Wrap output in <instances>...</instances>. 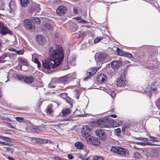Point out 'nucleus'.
<instances>
[{
    "instance_id": "44",
    "label": "nucleus",
    "mask_w": 160,
    "mask_h": 160,
    "mask_svg": "<svg viewBox=\"0 0 160 160\" xmlns=\"http://www.w3.org/2000/svg\"><path fill=\"white\" fill-rule=\"evenodd\" d=\"M73 11L74 13L76 14L78 13V10L77 8L75 7L73 8Z\"/></svg>"
},
{
    "instance_id": "12",
    "label": "nucleus",
    "mask_w": 160,
    "mask_h": 160,
    "mask_svg": "<svg viewBox=\"0 0 160 160\" xmlns=\"http://www.w3.org/2000/svg\"><path fill=\"white\" fill-rule=\"evenodd\" d=\"M9 6L10 9H8V10L9 13L11 14H13L17 8L15 2L11 1L9 4Z\"/></svg>"
},
{
    "instance_id": "3",
    "label": "nucleus",
    "mask_w": 160,
    "mask_h": 160,
    "mask_svg": "<svg viewBox=\"0 0 160 160\" xmlns=\"http://www.w3.org/2000/svg\"><path fill=\"white\" fill-rule=\"evenodd\" d=\"M54 62L52 59L48 58L42 62V66L44 69L49 70L51 68H54L59 65Z\"/></svg>"
},
{
    "instance_id": "31",
    "label": "nucleus",
    "mask_w": 160,
    "mask_h": 160,
    "mask_svg": "<svg viewBox=\"0 0 160 160\" xmlns=\"http://www.w3.org/2000/svg\"><path fill=\"white\" fill-rule=\"evenodd\" d=\"M78 28L77 25L75 24L72 25L70 27V29L72 32H74L78 30Z\"/></svg>"
},
{
    "instance_id": "15",
    "label": "nucleus",
    "mask_w": 160,
    "mask_h": 160,
    "mask_svg": "<svg viewBox=\"0 0 160 160\" xmlns=\"http://www.w3.org/2000/svg\"><path fill=\"white\" fill-rule=\"evenodd\" d=\"M10 61L8 53L5 52L0 57V63H4L6 61Z\"/></svg>"
},
{
    "instance_id": "55",
    "label": "nucleus",
    "mask_w": 160,
    "mask_h": 160,
    "mask_svg": "<svg viewBox=\"0 0 160 160\" xmlns=\"http://www.w3.org/2000/svg\"><path fill=\"white\" fill-rule=\"evenodd\" d=\"M55 160H63L61 158L58 157H56L54 158Z\"/></svg>"
},
{
    "instance_id": "8",
    "label": "nucleus",
    "mask_w": 160,
    "mask_h": 160,
    "mask_svg": "<svg viewBox=\"0 0 160 160\" xmlns=\"http://www.w3.org/2000/svg\"><path fill=\"white\" fill-rule=\"evenodd\" d=\"M87 140L93 145L95 146H99L100 144V141L97 138L92 136H89L87 138Z\"/></svg>"
},
{
    "instance_id": "45",
    "label": "nucleus",
    "mask_w": 160,
    "mask_h": 160,
    "mask_svg": "<svg viewBox=\"0 0 160 160\" xmlns=\"http://www.w3.org/2000/svg\"><path fill=\"white\" fill-rule=\"evenodd\" d=\"M110 95L112 98H115V92L114 91H111Z\"/></svg>"
},
{
    "instance_id": "1",
    "label": "nucleus",
    "mask_w": 160,
    "mask_h": 160,
    "mask_svg": "<svg viewBox=\"0 0 160 160\" xmlns=\"http://www.w3.org/2000/svg\"><path fill=\"white\" fill-rule=\"evenodd\" d=\"M49 55L57 64L60 65L63 59V51L60 45L55 44L51 47Z\"/></svg>"
},
{
    "instance_id": "56",
    "label": "nucleus",
    "mask_w": 160,
    "mask_h": 160,
    "mask_svg": "<svg viewBox=\"0 0 160 160\" xmlns=\"http://www.w3.org/2000/svg\"><path fill=\"white\" fill-rule=\"evenodd\" d=\"M146 143V145H150L151 146L156 145V144H152L151 143V142H147V143Z\"/></svg>"
},
{
    "instance_id": "42",
    "label": "nucleus",
    "mask_w": 160,
    "mask_h": 160,
    "mask_svg": "<svg viewBox=\"0 0 160 160\" xmlns=\"http://www.w3.org/2000/svg\"><path fill=\"white\" fill-rule=\"evenodd\" d=\"M60 96L62 98L65 99L67 98V95L66 93H62L60 94Z\"/></svg>"
},
{
    "instance_id": "27",
    "label": "nucleus",
    "mask_w": 160,
    "mask_h": 160,
    "mask_svg": "<svg viewBox=\"0 0 160 160\" xmlns=\"http://www.w3.org/2000/svg\"><path fill=\"white\" fill-rule=\"evenodd\" d=\"M71 111L69 108L63 109L62 111V114L63 117H66L71 113Z\"/></svg>"
},
{
    "instance_id": "6",
    "label": "nucleus",
    "mask_w": 160,
    "mask_h": 160,
    "mask_svg": "<svg viewBox=\"0 0 160 160\" xmlns=\"http://www.w3.org/2000/svg\"><path fill=\"white\" fill-rule=\"evenodd\" d=\"M126 84V81L125 79V77L124 74H122L118 78L116 82L117 85L119 87H123Z\"/></svg>"
},
{
    "instance_id": "59",
    "label": "nucleus",
    "mask_w": 160,
    "mask_h": 160,
    "mask_svg": "<svg viewBox=\"0 0 160 160\" xmlns=\"http://www.w3.org/2000/svg\"><path fill=\"white\" fill-rule=\"evenodd\" d=\"M67 98L68 99H65V101L68 103H69V104H70V101L69 100V99H69L68 98Z\"/></svg>"
},
{
    "instance_id": "28",
    "label": "nucleus",
    "mask_w": 160,
    "mask_h": 160,
    "mask_svg": "<svg viewBox=\"0 0 160 160\" xmlns=\"http://www.w3.org/2000/svg\"><path fill=\"white\" fill-rule=\"evenodd\" d=\"M21 6L23 7H27L29 3L28 0H20Z\"/></svg>"
},
{
    "instance_id": "58",
    "label": "nucleus",
    "mask_w": 160,
    "mask_h": 160,
    "mask_svg": "<svg viewBox=\"0 0 160 160\" xmlns=\"http://www.w3.org/2000/svg\"><path fill=\"white\" fill-rule=\"evenodd\" d=\"M6 138H4V139H3V140H5L6 141H10V140H11L10 138H9L8 137H6Z\"/></svg>"
},
{
    "instance_id": "51",
    "label": "nucleus",
    "mask_w": 160,
    "mask_h": 160,
    "mask_svg": "<svg viewBox=\"0 0 160 160\" xmlns=\"http://www.w3.org/2000/svg\"><path fill=\"white\" fill-rule=\"evenodd\" d=\"M8 50L11 51H13L14 52H16V50L13 48H9Z\"/></svg>"
},
{
    "instance_id": "48",
    "label": "nucleus",
    "mask_w": 160,
    "mask_h": 160,
    "mask_svg": "<svg viewBox=\"0 0 160 160\" xmlns=\"http://www.w3.org/2000/svg\"><path fill=\"white\" fill-rule=\"evenodd\" d=\"M137 144L140 145L142 146H144L146 145V143L144 142H136Z\"/></svg>"
},
{
    "instance_id": "40",
    "label": "nucleus",
    "mask_w": 160,
    "mask_h": 160,
    "mask_svg": "<svg viewBox=\"0 0 160 160\" xmlns=\"http://www.w3.org/2000/svg\"><path fill=\"white\" fill-rule=\"evenodd\" d=\"M24 51L22 50H21L18 51L16 50V53L19 55H22L24 53Z\"/></svg>"
},
{
    "instance_id": "4",
    "label": "nucleus",
    "mask_w": 160,
    "mask_h": 160,
    "mask_svg": "<svg viewBox=\"0 0 160 160\" xmlns=\"http://www.w3.org/2000/svg\"><path fill=\"white\" fill-rule=\"evenodd\" d=\"M110 151L122 156L127 157L128 155V151L126 149L120 147H112L111 148Z\"/></svg>"
},
{
    "instance_id": "29",
    "label": "nucleus",
    "mask_w": 160,
    "mask_h": 160,
    "mask_svg": "<svg viewBox=\"0 0 160 160\" xmlns=\"http://www.w3.org/2000/svg\"><path fill=\"white\" fill-rule=\"evenodd\" d=\"M75 147L78 149H81L83 147V145L80 142H76L75 144Z\"/></svg>"
},
{
    "instance_id": "46",
    "label": "nucleus",
    "mask_w": 160,
    "mask_h": 160,
    "mask_svg": "<svg viewBox=\"0 0 160 160\" xmlns=\"http://www.w3.org/2000/svg\"><path fill=\"white\" fill-rule=\"evenodd\" d=\"M130 128V125L129 124H125L124 127V128L128 130V129H129Z\"/></svg>"
},
{
    "instance_id": "36",
    "label": "nucleus",
    "mask_w": 160,
    "mask_h": 160,
    "mask_svg": "<svg viewBox=\"0 0 160 160\" xmlns=\"http://www.w3.org/2000/svg\"><path fill=\"white\" fill-rule=\"evenodd\" d=\"M133 157L135 158L139 159L142 157L141 155L138 152L134 153L133 155Z\"/></svg>"
},
{
    "instance_id": "60",
    "label": "nucleus",
    "mask_w": 160,
    "mask_h": 160,
    "mask_svg": "<svg viewBox=\"0 0 160 160\" xmlns=\"http://www.w3.org/2000/svg\"><path fill=\"white\" fill-rule=\"evenodd\" d=\"M135 138L136 139L138 140H143V138H142L135 137Z\"/></svg>"
},
{
    "instance_id": "14",
    "label": "nucleus",
    "mask_w": 160,
    "mask_h": 160,
    "mask_svg": "<svg viewBox=\"0 0 160 160\" xmlns=\"http://www.w3.org/2000/svg\"><path fill=\"white\" fill-rule=\"evenodd\" d=\"M96 56L97 57L98 60L100 62L106 61L107 57V55L105 53H98Z\"/></svg>"
},
{
    "instance_id": "43",
    "label": "nucleus",
    "mask_w": 160,
    "mask_h": 160,
    "mask_svg": "<svg viewBox=\"0 0 160 160\" xmlns=\"http://www.w3.org/2000/svg\"><path fill=\"white\" fill-rule=\"evenodd\" d=\"M16 119L17 121L19 122H22L24 119L23 118L19 117H16Z\"/></svg>"
},
{
    "instance_id": "11",
    "label": "nucleus",
    "mask_w": 160,
    "mask_h": 160,
    "mask_svg": "<svg viewBox=\"0 0 160 160\" xmlns=\"http://www.w3.org/2000/svg\"><path fill=\"white\" fill-rule=\"evenodd\" d=\"M89 71H87L86 72L85 78L84 79L85 81L88 80V79L90 78V77L94 75L97 72V71L96 68H91V70H89Z\"/></svg>"
},
{
    "instance_id": "10",
    "label": "nucleus",
    "mask_w": 160,
    "mask_h": 160,
    "mask_svg": "<svg viewBox=\"0 0 160 160\" xmlns=\"http://www.w3.org/2000/svg\"><path fill=\"white\" fill-rule=\"evenodd\" d=\"M24 25L26 29L30 31L32 30L34 27V24L28 19L24 20Z\"/></svg>"
},
{
    "instance_id": "5",
    "label": "nucleus",
    "mask_w": 160,
    "mask_h": 160,
    "mask_svg": "<svg viewBox=\"0 0 160 160\" xmlns=\"http://www.w3.org/2000/svg\"><path fill=\"white\" fill-rule=\"evenodd\" d=\"M0 33L3 35H6L7 34H12L11 32L1 22H0Z\"/></svg>"
},
{
    "instance_id": "50",
    "label": "nucleus",
    "mask_w": 160,
    "mask_h": 160,
    "mask_svg": "<svg viewBox=\"0 0 160 160\" xmlns=\"http://www.w3.org/2000/svg\"><path fill=\"white\" fill-rule=\"evenodd\" d=\"M68 157L70 159H72L74 157L71 154H69L68 155Z\"/></svg>"
},
{
    "instance_id": "17",
    "label": "nucleus",
    "mask_w": 160,
    "mask_h": 160,
    "mask_svg": "<svg viewBox=\"0 0 160 160\" xmlns=\"http://www.w3.org/2000/svg\"><path fill=\"white\" fill-rule=\"evenodd\" d=\"M122 64V62L120 60L113 61L111 62V66L116 70Z\"/></svg>"
},
{
    "instance_id": "34",
    "label": "nucleus",
    "mask_w": 160,
    "mask_h": 160,
    "mask_svg": "<svg viewBox=\"0 0 160 160\" xmlns=\"http://www.w3.org/2000/svg\"><path fill=\"white\" fill-rule=\"evenodd\" d=\"M149 138L151 139V141H153L155 142H160V139L157 138L152 137L151 136H149Z\"/></svg>"
},
{
    "instance_id": "52",
    "label": "nucleus",
    "mask_w": 160,
    "mask_h": 160,
    "mask_svg": "<svg viewBox=\"0 0 160 160\" xmlns=\"http://www.w3.org/2000/svg\"><path fill=\"white\" fill-rule=\"evenodd\" d=\"M8 126L9 127H10V128H14V127L11 123H8Z\"/></svg>"
},
{
    "instance_id": "7",
    "label": "nucleus",
    "mask_w": 160,
    "mask_h": 160,
    "mask_svg": "<svg viewBox=\"0 0 160 160\" xmlns=\"http://www.w3.org/2000/svg\"><path fill=\"white\" fill-rule=\"evenodd\" d=\"M95 133L96 135L101 140H105L106 139V135L103 130L101 129L96 130Z\"/></svg>"
},
{
    "instance_id": "57",
    "label": "nucleus",
    "mask_w": 160,
    "mask_h": 160,
    "mask_svg": "<svg viewBox=\"0 0 160 160\" xmlns=\"http://www.w3.org/2000/svg\"><path fill=\"white\" fill-rule=\"evenodd\" d=\"M48 87L49 88H54L55 87L54 86L52 85L51 83H50L48 85Z\"/></svg>"
},
{
    "instance_id": "25",
    "label": "nucleus",
    "mask_w": 160,
    "mask_h": 160,
    "mask_svg": "<svg viewBox=\"0 0 160 160\" xmlns=\"http://www.w3.org/2000/svg\"><path fill=\"white\" fill-rule=\"evenodd\" d=\"M34 7L33 8H31V12L36 11L38 12H39L41 10L40 8V5L38 4H34L33 5Z\"/></svg>"
},
{
    "instance_id": "41",
    "label": "nucleus",
    "mask_w": 160,
    "mask_h": 160,
    "mask_svg": "<svg viewBox=\"0 0 160 160\" xmlns=\"http://www.w3.org/2000/svg\"><path fill=\"white\" fill-rule=\"evenodd\" d=\"M77 20L79 22H86V21L84 20L81 18H80L77 17Z\"/></svg>"
},
{
    "instance_id": "54",
    "label": "nucleus",
    "mask_w": 160,
    "mask_h": 160,
    "mask_svg": "<svg viewBox=\"0 0 160 160\" xmlns=\"http://www.w3.org/2000/svg\"><path fill=\"white\" fill-rule=\"evenodd\" d=\"M126 131H127V130L123 128H122V133L124 134H126Z\"/></svg>"
},
{
    "instance_id": "63",
    "label": "nucleus",
    "mask_w": 160,
    "mask_h": 160,
    "mask_svg": "<svg viewBox=\"0 0 160 160\" xmlns=\"http://www.w3.org/2000/svg\"><path fill=\"white\" fill-rule=\"evenodd\" d=\"M126 135L128 136L130 135V133L129 131H128V130H127Z\"/></svg>"
},
{
    "instance_id": "18",
    "label": "nucleus",
    "mask_w": 160,
    "mask_h": 160,
    "mask_svg": "<svg viewBox=\"0 0 160 160\" xmlns=\"http://www.w3.org/2000/svg\"><path fill=\"white\" fill-rule=\"evenodd\" d=\"M90 129L87 126L84 127L82 130V135L84 137L88 138L90 134Z\"/></svg>"
},
{
    "instance_id": "49",
    "label": "nucleus",
    "mask_w": 160,
    "mask_h": 160,
    "mask_svg": "<svg viewBox=\"0 0 160 160\" xmlns=\"http://www.w3.org/2000/svg\"><path fill=\"white\" fill-rule=\"evenodd\" d=\"M74 92L76 94H80L81 93V91L79 89H76Z\"/></svg>"
},
{
    "instance_id": "21",
    "label": "nucleus",
    "mask_w": 160,
    "mask_h": 160,
    "mask_svg": "<svg viewBox=\"0 0 160 160\" xmlns=\"http://www.w3.org/2000/svg\"><path fill=\"white\" fill-rule=\"evenodd\" d=\"M106 70L107 73L111 76L115 74V71L116 70L112 66L107 67Z\"/></svg>"
},
{
    "instance_id": "30",
    "label": "nucleus",
    "mask_w": 160,
    "mask_h": 160,
    "mask_svg": "<svg viewBox=\"0 0 160 160\" xmlns=\"http://www.w3.org/2000/svg\"><path fill=\"white\" fill-rule=\"evenodd\" d=\"M52 108V105H50L48 106L46 108V111L48 113L50 114L53 112Z\"/></svg>"
},
{
    "instance_id": "61",
    "label": "nucleus",
    "mask_w": 160,
    "mask_h": 160,
    "mask_svg": "<svg viewBox=\"0 0 160 160\" xmlns=\"http://www.w3.org/2000/svg\"><path fill=\"white\" fill-rule=\"evenodd\" d=\"M84 34V33H82L80 34L79 35V38H83V35Z\"/></svg>"
},
{
    "instance_id": "64",
    "label": "nucleus",
    "mask_w": 160,
    "mask_h": 160,
    "mask_svg": "<svg viewBox=\"0 0 160 160\" xmlns=\"http://www.w3.org/2000/svg\"><path fill=\"white\" fill-rule=\"evenodd\" d=\"M7 158L9 160H15L14 158H11L10 157H8Z\"/></svg>"
},
{
    "instance_id": "33",
    "label": "nucleus",
    "mask_w": 160,
    "mask_h": 160,
    "mask_svg": "<svg viewBox=\"0 0 160 160\" xmlns=\"http://www.w3.org/2000/svg\"><path fill=\"white\" fill-rule=\"evenodd\" d=\"M148 89H149L148 90H147L148 92V91L149 94V95L151 96L152 94V92H154L156 91L157 90L156 88H153L152 87H151L150 88H148Z\"/></svg>"
},
{
    "instance_id": "22",
    "label": "nucleus",
    "mask_w": 160,
    "mask_h": 160,
    "mask_svg": "<svg viewBox=\"0 0 160 160\" xmlns=\"http://www.w3.org/2000/svg\"><path fill=\"white\" fill-rule=\"evenodd\" d=\"M34 78L32 76H26L23 78V80L26 83H30L34 81Z\"/></svg>"
},
{
    "instance_id": "26",
    "label": "nucleus",
    "mask_w": 160,
    "mask_h": 160,
    "mask_svg": "<svg viewBox=\"0 0 160 160\" xmlns=\"http://www.w3.org/2000/svg\"><path fill=\"white\" fill-rule=\"evenodd\" d=\"M32 60L34 63L37 64L38 68L41 67V63L38 61V58L36 57L35 55H32Z\"/></svg>"
},
{
    "instance_id": "24",
    "label": "nucleus",
    "mask_w": 160,
    "mask_h": 160,
    "mask_svg": "<svg viewBox=\"0 0 160 160\" xmlns=\"http://www.w3.org/2000/svg\"><path fill=\"white\" fill-rule=\"evenodd\" d=\"M18 59L19 63L20 64H22V65L26 66H28L29 63L27 59L20 57Z\"/></svg>"
},
{
    "instance_id": "19",
    "label": "nucleus",
    "mask_w": 160,
    "mask_h": 160,
    "mask_svg": "<svg viewBox=\"0 0 160 160\" xmlns=\"http://www.w3.org/2000/svg\"><path fill=\"white\" fill-rule=\"evenodd\" d=\"M107 78L106 75L103 74H100L98 75L97 78V81L99 83H102L104 82Z\"/></svg>"
},
{
    "instance_id": "38",
    "label": "nucleus",
    "mask_w": 160,
    "mask_h": 160,
    "mask_svg": "<svg viewBox=\"0 0 160 160\" xmlns=\"http://www.w3.org/2000/svg\"><path fill=\"white\" fill-rule=\"evenodd\" d=\"M16 77L18 79L20 80L22 79L23 80V78L24 77V76H23L22 75L19 74H16Z\"/></svg>"
},
{
    "instance_id": "23",
    "label": "nucleus",
    "mask_w": 160,
    "mask_h": 160,
    "mask_svg": "<svg viewBox=\"0 0 160 160\" xmlns=\"http://www.w3.org/2000/svg\"><path fill=\"white\" fill-rule=\"evenodd\" d=\"M42 18L41 17H32L31 20L33 23L39 24L41 23V19Z\"/></svg>"
},
{
    "instance_id": "35",
    "label": "nucleus",
    "mask_w": 160,
    "mask_h": 160,
    "mask_svg": "<svg viewBox=\"0 0 160 160\" xmlns=\"http://www.w3.org/2000/svg\"><path fill=\"white\" fill-rule=\"evenodd\" d=\"M102 37H97L94 40V43H97L103 39Z\"/></svg>"
},
{
    "instance_id": "39",
    "label": "nucleus",
    "mask_w": 160,
    "mask_h": 160,
    "mask_svg": "<svg viewBox=\"0 0 160 160\" xmlns=\"http://www.w3.org/2000/svg\"><path fill=\"white\" fill-rule=\"evenodd\" d=\"M124 56L131 58H133V55L131 53H128L127 52H125Z\"/></svg>"
},
{
    "instance_id": "9",
    "label": "nucleus",
    "mask_w": 160,
    "mask_h": 160,
    "mask_svg": "<svg viewBox=\"0 0 160 160\" xmlns=\"http://www.w3.org/2000/svg\"><path fill=\"white\" fill-rule=\"evenodd\" d=\"M67 8L65 6H60L58 7L56 9V12L59 16H63L67 12Z\"/></svg>"
},
{
    "instance_id": "62",
    "label": "nucleus",
    "mask_w": 160,
    "mask_h": 160,
    "mask_svg": "<svg viewBox=\"0 0 160 160\" xmlns=\"http://www.w3.org/2000/svg\"><path fill=\"white\" fill-rule=\"evenodd\" d=\"M68 66L67 65H66V66H65V67H64V68L62 67V69L63 70H67V69H68Z\"/></svg>"
},
{
    "instance_id": "16",
    "label": "nucleus",
    "mask_w": 160,
    "mask_h": 160,
    "mask_svg": "<svg viewBox=\"0 0 160 160\" xmlns=\"http://www.w3.org/2000/svg\"><path fill=\"white\" fill-rule=\"evenodd\" d=\"M57 82L59 83H62L65 85L68 83V79L66 76L61 77L58 79H57Z\"/></svg>"
},
{
    "instance_id": "53",
    "label": "nucleus",
    "mask_w": 160,
    "mask_h": 160,
    "mask_svg": "<svg viewBox=\"0 0 160 160\" xmlns=\"http://www.w3.org/2000/svg\"><path fill=\"white\" fill-rule=\"evenodd\" d=\"M116 132L117 133H120L121 132V129L120 128H118L117 129H115Z\"/></svg>"
},
{
    "instance_id": "47",
    "label": "nucleus",
    "mask_w": 160,
    "mask_h": 160,
    "mask_svg": "<svg viewBox=\"0 0 160 160\" xmlns=\"http://www.w3.org/2000/svg\"><path fill=\"white\" fill-rule=\"evenodd\" d=\"M94 160H103L102 158L101 157H95L93 158Z\"/></svg>"
},
{
    "instance_id": "37",
    "label": "nucleus",
    "mask_w": 160,
    "mask_h": 160,
    "mask_svg": "<svg viewBox=\"0 0 160 160\" xmlns=\"http://www.w3.org/2000/svg\"><path fill=\"white\" fill-rule=\"evenodd\" d=\"M8 56L10 58V61L11 59H12V58H14L16 56V55L15 53H8Z\"/></svg>"
},
{
    "instance_id": "32",
    "label": "nucleus",
    "mask_w": 160,
    "mask_h": 160,
    "mask_svg": "<svg viewBox=\"0 0 160 160\" xmlns=\"http://www.w3.org/2000/svg\"><path fill=\"white\" fill-rule=\"evenodd\" d=\"M117 51L118 52V54L120 56H124L125 52H123L122 50L119 49L118 48H117Z\"/></svg>"
},
{
    "instance_id": "2",
    "label": "nucleus",
    "mask_w": 160,
    "mask_h": 160,
    "mask_svg": "<svg viewBox=\"0 0 160 160\" xmlns=\"http://www.w3.org/2000/svg\"><path fill=\"white\" fill-rule=\"evenodd\" d=\"M114 120L108 116L104 117L103 119L97 120L95 122V126L101 128H107L109 123L112 125L114 123Z\"/></svg>"
},
{
    "instance_id": "20",
    "label": "nucleus",
    "mask_w": 160,
    "mask_h": 160,
    "mask_svg": "<svg viewBox=\"0 0 160 160\" xmlns=\"http://www.w3.org/2000/svg\"><path fill=\"white\" fill-rule=\"evenodd\" d=\"M55 26L53 22L52 21H49L46 23L45 26V28L49 30H51Z\"/></svg>"
},
{
    "instance_id": "13",
    "label": "nucleus",
    "mask_w": 160,
    "mask_h": 160,
    "mask_svg": "<svg viewBox=\"0 0 160 160\" xmlns=\"http://www.w3.org/2000/svg\"><path fill=\"white\" fill-rule=\"evenodd\" d=\"M36 41L38 44L43 45L46 42V39L43 36L39 35L36 37Z\"/></svg>"
}]
</instances>
